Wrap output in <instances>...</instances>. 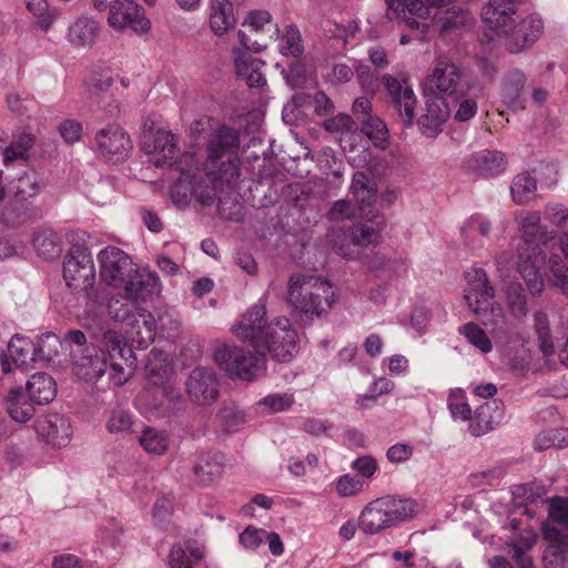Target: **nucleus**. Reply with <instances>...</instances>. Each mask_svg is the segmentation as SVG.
<instances>
[{
	"label": "nucleus",
	"mask_w": 568,
	"mask_h": 568,
	"mask_svg": "<svg viewBox=\"0 0 568 568\" xmlns=\"http://www.w3.org/2000/svg\"><path fill=\"white\" fill-rule=\"evenodd\" d=\"M233 334L242 342H248L254 349H264L277 362L287 363L298 352V335L286 317L268 323L264 304H254L232 327Z\"/></svg>",
	"instance_id": "1"
},
{
	"label": "nucleus",
	"mask_w": 568,
	"mask_h": 568,
	"mask_svg": "<svg viewBox=\"0 0 568 568\" xmlns=\"http://www.w3.org/2000/svg\"><path fill=\"white\" fill-rule=\"evenodd\" d=\"M515 2L516 0H489L480 13L485 24L504 39L505 47L511 53L532 45L544 31V21L539 16L515 19Z\"/></svg>",
	"instance_id": "2"
},
{
	"label": "nucleus",
	"mask_w": 568,
	"mask_h": 568,
	"mask_svg": "<svg viewBox=\"0 0 568 568\" xmlns=\"http://www.w3.org/2000/svg\"><path fill=\"white\" fill-rule=\"evenodd\" d=\"M523 244L519 246L517 268L532 295L540 294L544 281L539 274L545 263L542 247L555 240V232L540 225V213L523 212L516 216Z\"/></svg>",
	"instance_id": "3"
},
{
	"label": "nucleus",
	"mask_w": 568,
	"mask_h": 568,
	"mask_svg": "<svg viewBox=\"0 0 568 568\" xmlns=\"http://www.w3.org/2000/svg\"><path fill=\"white\" fill-rule=\"evenodd\" d=\"M336 293L327 280L307 274H293L287 283V303L301 320L313 322L328 314Z\"/></svg>",
	"instance_id": "4"
},
{
	"label": "nucleus",
	"mask_w": 568,
	"mask_h": 568,
	"mask_svg": "<svg viewBox=\"0 0 568 568\" xmlns=\"http://www.w3.org/2000/svg\"><path fill=\"white\" fill-rule=\"evenodd\" d=\"M418 513V504L413 498L384 496L368 503L358 517V528L365 535H377L412 519Z\"/></svg>",
	"instance_id": "5"
},
{
	"label": "nucleus",
	"mask_w": 568,
	"mask_h": 568,
	"mask_svg": "<svg viewBox=\"0 0 568 568\" xmlns=\"http://www.w3.org/2000/svg\"><path fill=\"white\" fill-rule=\"evenodd\" d=\"M251 351L239 346L219 344L213 353L216 365L231 378L253 381L263 375L266 369V353L264 349Z\"/></svg>",
	"instance_id": "6"
},
{
	"label": "nucleus",
	"mask_w": 568,
	"mask_h": 568,
	"mask_svg": "<svg viewBox=\"0 0 568 568\" xmlns=\"http://www.w3.org/2000/svg\"><path fill=\"white\" fill-rule=\"evenodd\" d=\"M110 316L126 326V334L139 347H148L154 342V315L136 302L126 298L113 300L109 304Z\"/></svg>",
	"instance_id": "7"
},
{
	"label": "nucleus",
	"mask_w": 568,
	"mask_h": 568,
	"mask_svg": "<svg viewBox=\"0 0 568 568\" xmlns=\"http://www.w3.org/2000/svg\"><path fill=\"white\" fill-rule=\"evenodd\" d=\"M63 278L75 293H89L95 283V267L88 248L73 246L64 257Z\"/></svg>",
	"instance_id": "8"
},
{
	"label": "nucleus",
	"mask_w": 568,
	"mask_h": 568,
	"mask_svg": "<svg viewBox=\"0 0 568 568\" xmlns=\"http://www.w3.org/2000/svg\"><path fill=\"white\" fill-rule=\"evenodd\" d=\"M426 89L436 90L439 97L458 102L467 94L469 84L458 65L448 60H438L426 79Z\"/></svg>",
	"instance_id": "9"
},
{
	"label": "nucleus",
	"mask_w": 568,
	"mask_h": 568,
	"mask_svg": "<svg viewBox=\"0 0 568 568\" xmlns=\"http://www.w3.org/2000/svg\"><path fill=\"white\" fill-rule=\"evenodd\" d=\"M382 83L387 91V104L404 126H410L415 119L417 98L407 81L386 74Z\"/></svg>",
	"instance_id": "10"
},
{
	"label": "nucleus",
	"mask_w": 568,
	"mask_h": 568,
	"mask_svg": "<svg viewBox=\"0 0 568 568\" xmlns=\"http://www.w3.org/2000/svg\"><path fill=\"white\" fill-rule=\"evenodd\" d=\"M108 9V24L116 31L130 29L138 34H144L151 29L143 8L133 0H112Z\"/></svg>",
	"instance_id": "11"
},
{
	"label": "nucleus",
	"mask_w": 568,
	"mask_h": 568,
	"mask_svg": "<svg viewBox=\"0 0 568 568\" xmlns=\"http://www.w3.org/2000/svg\"><path fill=\"white\" fill-rule=\"evenodd\" d=\"M101 280L112 286L121 287L133 272L130 256L119 247L108 246L98 254Z\"/></svg>",
	"instance_id": "12"
},
{
	"label": "nucleus",
	"mask_w": 568,
	"mask_h": 568,
	"mask_svg": "<svg viewBox=\"0 0 568 568\" xmlns=\"http://www.w3.org/2000/svg\"><path fill=\"white\" fill-rule=\"evenodd\" d=\"M465 280L468 288L464 298L469 310L476 315L480 316L483 311L493 304L491 300L495 297V290L488 281L487 273L481 267H471L465 272Z\"/></svg>",
	"instance_id": "13"
},
{
	"label": "nucleus",
	"mask_w": 568,
	"mask_h": 568,
	"mask_svg": "<svg viewBox=\"0 0 568 568\" xmlns=\"http://www.w3.org/2000/svg\"><path fill=\"white\" fill-rule=\"evenodd\" d=\"M97 150L108 161H119L126 158L132 150L129 134L116 124H110L95 134Z\"/></svg>",
	"instance_id": "14"
},
{
	"label": "nucleus",
	"mask_w": 568,
	"mask_h": 568,
	"mask_svg": "<svg viewBox=\"0 0 568 568\" xmlns=\"http://www.w3.org/2000/svg\"><path fill=\"white\" fill-rule=\"evenodd\" d=\"M142 150L158 168L172 164L179 153L178 138L171 131L158 130L153 135L144 136Z\"/></svg>",
	"instance_id": "15"
},
{
	"label": "nucleus",
	"mask_w": 568,
	"mask_h": 568,
	"mask_svg": "<svg viewBox=\"0 0 568 568\" xmlns=\"http://www.w3.org/2000/svg\"><path fill=\"white\" fill-rule=\"evenodd\" d=\"M190 398L200 404L209 405L217 398L219 383L214 372L206 367L194 368L186 382Z\"/></svg>",
	"instance_id": "16"
},
{
	"label": "nucleus",
	"mask_w": 568,
	"mask_h": 568,
	"mask_svg": "<svg viewBox=\"0 0 568 568\" xmlns=\"http://www.w3.org/2000/svg\"><path fill=\"white\" fill-rule=\"evenodd\" d=\"M504 153L495 150H481L470 154L464 163V170L484 178H491L506 170Z\"/></svg>",
	"instance_id": "17"
},
{
	"label": "nucleus",
	"mask_w": 568,
	"mask_h": 568,
	"mask_svg": "<svg viewBox=\"0 0 568 568\" xmlns=\"http://www.w3.org/2000/svg\"><path fill=\"white\" fill-rule=\"evenodd\" d=\"M122 286L126 296L135 302L145 301L161 291L156 273L146 268H134Z\"/></svg>",
	"instance_id": "18"
},
{
	"label": "nucleus",
	"mask_w": 568,
	"mask_h": 568,
	"mask_svg": "<svg viewBox=\"0 0 568 568\" xmlns=\"http://www.w3.org/2000/svg\"><path fill=\"white\" fill-rule=\"evenodd\" d=\"M450 106L446 98L438 94L429 97L426 101L425 113L420 116L418 123L426 136H436L443 124L450 116Z\"/></svg>",
	"instance_id": "19"
},
{
	"label": "nucleus",
	"mask_w": 568,
	"mask_h": 568,
	"mask_svg": "<svg viewBox=\"0 0 568 568\" xmlns=\"http://www.w3.org/2000/svg\"><path fill=\"white\" fill-rule=\"evenodd\" d=\"M240 148V134L235 129L221 125L207 139V162L215 163L226 154L235 153Z\"/></svg>",
	"instance_id": "20"
},
{
	"label": "nucleus",
	"mask_w": 568,
	"mask_h": 568,
	"mask_svg": "<svg viewBox=\"0 0 568 568\" xmlns=\"http://www.w3.org/2000/svg\"><path fill=\"white\" fill-rule=\"evenodd\" d=\"M504 418V404L491 400L480 405L471 415L468 429L474 436H481L495 429Z\"/></svg>",
	"instance_id": "21"
},
{
	"label": "nucleus",
	"mask_w": 568,
	"mask_h": 568,
	"mask_svg": "<svg viewBox=\"0 0 568 568\" xmlns=\"http://www.w3.org/2000/svg\"><path fill=\"white\" fill-rule=\"evenodd\" d=\"M37 432L53 446H64L71 436V424L68 418L51 413L37 420Z\"/></svg>",
	"instance_id": "22"
},
{
	"label": "nucleus",
	"mask_w": 568,
	"mask_h": 568,
	"mask_svg": "<svg viewBox=\"0 0 568 568\" xmlns=\"http://www.w3.org/2000/svg\"><path fill=\"white\" fill-rule=\"evenodd\" d=\"M233 54L236 74L240 79L244 80L250 88L265 85L266 79L262 72L265 67L264 61L241 49H234Z\"/></svg>",
	"instance_id": "23"
},
{
	"label": "nucleus",
	"mask_w": 568,
	"mask_h": 568,
	"mask_svg": "<svg viewBox=\"0 0 568 568\" xmlns=\"http://www.w3.org/2000/svg\"><path fill=\"white\" fill-rule=\"evenodd\" d=\"M99 347L101 355L106 357L108 361L120 359L125 362L128 367L135 362L133 351L128 345L126 339L115 331H103L99 337Z\"/></svg>",
	"instance_id": "24"
},
{
	"label": "nucleus",
	"mask_w": 568,
	"mask_h": 568,
	"mask_svg": "<svg viewBox=\"0 0 568 568\" xmlns=\"http://www.w3.org/2000/svg\"><path fill=\"white\" fill-rule=\"evenodd\" d=\"M544 537L550 541L544 554L546 568H568V540L556 527L546 526Z\"/></svg>",
	"instance_id": "25"
},
{
	"label": "nucleus",
	"mask_w": 568,
	"mask_h": 568,
	"mask_svg": "<svg viewBox=\"0 0 568 568\" xmlns=\"http://www.w3.org/2000/svg\"><path fill=\"white\" fill-rule=\"evenodd\" d=\"M351 193L357 203L358 211L369 216L373 213L372 205L376 201V184L364 172H356L353 175Z\"/></svg>",
	"instance_id": "26"
},
{
	"label": "nucleus",
	"mask_w": 568,
	"mask_h": 568,
	"mask_svg": "<svg viewBox=\"0 0 568 568\" xmlns=\"http://www.w3.org/2000/svg\"><path fill=\"white\" fill-rule=\"evenodd\" d=\"M383 220L378 214L372 213L369 223L353 224L344 233V239L349 240L353 246H367L376 244L381 237Z\"/></svg>",
	"instance_id": "27"
},
{
	"label": "nucleus",
	"mask_w": 568,
	"mask_h": 568,
	"mask_svg": "<svg viewBox=\"0 0 568 568\" xmlns=\"http://www.w3.org/2000/svg\"><path fill=\"white\" fill-rule=\"evenodd\" d=\"M209 22L216 36L225 34L236 22L233 3L230 0H211Z\"/></svg>",
	"instance_id": "28"
},
{
	"label": "nucleus",
	"mask_w": 568,
	"mask_h": 568,
	"mask_svg": "<svg viewBox=\"0 0 568 568\" xmlns=\"http://www.w3.org/2000/svg\"><path fill=\"white\" fill-rule=\"evenodd\" d=\"M8 356L17 368L29 369L37 358V347L29 337L14 335L8 344Z\"/></svg>",
	"instance_id": "29"
},
{
	"label": "nucleus",
	"mask_w": 568,
	"mask_h": 568,
	"mask_svg": "<svg viewBox=\"0 0 568 568\" xmlns=\"http://www.w3.org/2000/svg\"><path fill=\"white\" fill-rule=\"evenodd\" d=\"M27 395L34 404H49L57 395L54 379L45 373L33 374L27 383Z\"/></svg>",
	"instance_id": "30"
},
{
	"label": "nucleus",
	"mask_w": 568,
	"mask_h": 568,
	"mask_svg": "<svg viewBox=\"0 0 568 568\" xmlns=\"http://www.w3.org/2000/svg\"><path fill=\"white\" fill-rule=\"evenodd\" d=\"M4 402L8 414L18 423H26L34 415V403L23 393L21 387H12Z\"/></svg>",
	"instance_id": "31"
},
{
	"label": "nucleus",
	"mask_w": 568,
	"mask_h": 568,
	"mask_svg": "<svg viewBox=\"0 0 568 568\" xmlns=\"http://www.w3.org/2000/svg\"><path fill=\"white\" fill-rule=\"evenodd\" d=\"M525 83L526 77L519 70L509 71L504 79L503 100L513 110H523L525 108L523 99Z\"/></svg>",
	"instance_id": "32"
},
{
	"label": "nucleus",
	"mask_w": 568,
	"mask_h": 568,
	"mask_svg": "<svg viewBox=\"0 0 568 568\" xmlns=\"http://www.w3.org/2000/svg\"><path fill=\"white\" fill-rule=\"evenodd\" d=\"M98 33V23L91 18L81 17L69 27L68 39L75 47H90L95 42Z\"/></svg>",
	"instance_id": "33"
},
{
	"label": "nucleus",
	"mask_w": 568,
	"mask_h": 568,
	"mask_svg": "<svg viewBox=\"0 0 568 568\" xmlns=\"http://www.w3.org/2000/svg\"><path fill=\"white\" fill-rule=\"evenodd\" d=\"M477 317L481 320L484 325L490 327V332L496 338H505L511 328L504 307L496 302L490 304L487 311H483V314Z\"/></svg>",
	"instance_id": "34"
},
{
	"label": "nucleus",
	"mask_w": 568,
	"mask_h": 568,
	"mask_svg": "<svg viewBox=\"0 0 568 568\" xmlns=\"http://www.w3.org/2000/svg\"><path fill=\"white\" fill-rule=\"evenodd\" d=\"M537 181L528 172L518 173L511 181L510 195L517 205H526L536 197Z\"/></svg>",
	"instance_id": "35"
},
{
	"label": "nucleus",
	"mask_w": 568,
	"mask_h": 568,
	"mask_svg": "<svg viewBox=\"0 0 568 568\" xmlns=\"http://www.w3.org/2000/svg\"><path fill=\"white\" fill-rule=\"evenodd\" d=\"M78 374L87 381L100 378L108 369V359L99 356L95 349L89 352L77 362Z\"/></svg>",
	"instance_id": "36"
},
{
	"label": "nucleus",
	"mask_w": 568,
	"mask_h": 568,
	"mask_svg": "<svg viewBox=\"0 0 568 568\" xmlns=\"http://www.w3.org/2000/svg\"><path fill=\"white\" fill-rule=\"evenodd\" d=\"M506 303L510 315L518 321L528 315L527 295L519 283H509L506 286Z\"/></svg>",
	"instance_id": "37"
},
{
	"label": "nucleus",
	"mask_w": 568,
	"mask_h": 568,
	"mask_svg": "<svg viewBox=\"0 0 568 568\" xmlns=\"http://www.w3.org/2000/svg\"><path fill=\"white\" fill-rule=\"evenodd\" d=\"M534 329L540 352L545 357H550L555 353V345L550 333L548 315L545 312L538 311L534 314Z\"/></svg>",
	"instance_id": "38"
},
{
	"label": "nucleus",
	"mask_w": 568,
	"mask_h": 568,
	"mask_svg": "<svg viewBox=\"0 0 568 568\" xmlns=\"http://www.w3.org/2000/svg\"><path fill=\"white\" fill-rule=\"evenodd\" d=\"M34 250L44 258H54L61 252L59 237L50 229H43L34 233L32 239Z\"/></svg>",
	"instance_id": "39"
},
{
	"label": "nucleus",
	"mask_w": 568,
	"mask_h": 568,
	"mask_svg": "<svg viewBox=\"0 0 568 568\" xmlns=\"http://www.w3.org/2000/svg\"><path fill=\"white\" fill-rule=\"evenodd\" d=\"M536 540V532L532 529H526L520 534L517 542L509 545L513 550V559L516 561L518 568L532 567V560L526 555V552L532 548Z\"/></svg>",
	"instance_id": "40"
},
{
	"label": "nucleus",
	"mask_w": 568,
	"mask_h": 568,
	"mask_svg": "<svg viewBox=\"0 0 568 568\" xmlns=\"http://www.w3.org/2000/svg\"><path fill=\"white\" fill-rule=\"evenodd\" d=\"M213 163L206 164L207 178L210 181L215 184H232L234 183L240 175V161L236 156L230 158L227 161L222 162L217 172L212 170Z\"/></svg>",
	"instance_id": "41"
},
{
	"label": "nucleus",
	"mask_w": 568,
	"mask_h": 568,
	"mask_svg": "<svg viewBox=\"0 0 568 568\" xmlns=\"http://www.w3.org/2000/svg\"><path fill=\"white\" fill-rule=\"evenodd\" d=\"M139 443L149 454L163 455L169 447V437L162 430L145 427L139 436Z\"/></svg>",
	"instance_id": "42"
},
{
	"label": "nucleus",
	"mask_w": 568,
	"mask_h": 568,
	"mask_svg": "<svg viewBox=\"0 0 568 568\" xmlns=\"http://www.w3.org/2000/svg\"><path fill=\"white\" fill-rule=\"evenodd\" d=\"M278 50L283 55L298 58L304 51L300 30L295 26H286L280 37Z\"/></svg>",
	"instance_id": "43"
},
{
	"label": "nucleus",
	"mask_w": 568,
	"mask_h": 568,
	"mask_svg": "<svg viewBox=\"0 0 568 568\" xmlns=\"http://www.w3.org/2000/svg\"><path fill=\"white\" fill-rule=\"evenodd\" d=\"M36 217L33 207L20 201L9 204L2 212L1 220L10 226H18Z\"/></svg>",
	"instance_id": "44"
},
{
	"label": "nucleus",
	"mask_w": 568,
	"mask_h": 568,
	"mask_svg": "<svg viewBox=\"0 0 568 568\" xmlns=\"http://www.w3.org/2000/svg\"><path fill=\"white\" fill-rule=\"evenodd\" d=\"M362 132L374 143L384 149L388 139V130L384 121L377 116L368 115L362 119Z\"/></svg>",
	"instance_id": "45"
},
{
	"label": "nucleus",
	"mask_w": 568,
	"mask_h": 568,
	"mask_svg": "<svg viewBox=\"0 0 568 568\" xmlns=\"http://www.w3.org/2000/svg\"><path fill=\"white\" fill-rule=\"evenodd\" d=\"M548 268L551 285L558 287L564 295L568 296V266L562 257L552 254L548 261Z\"/></svg>",
	"instance_id": "46"
},
{
	"label": "nucleus",
	"mask_w": 568,
	"mask_h": 568,
	"mask_svg": "<svg viewBox=\"0 0 568 568\" xmlns=\"http://www.w3.org/2000/svg\"><path fill=\"white\" fill-rule=\"evenodd\" d=\"M447 407L454 419L469 422L473 410L467 402L466 394L463 389H452L447 397Z\"/></svg>",
	"instance_id": "47"
},
{
	"label": "nucleus",
	"mask_w": 568,
	"mask_h": 568,
	"mask_svg": "<svg viewBox=\"0 0 568 568\" xmlns=\"http://www.w3.org/2000/svg\"><path fill=\"white\" fill-rule=\"evenodd\" d=\"M27 9L37 19V24L48 31L58 17L55 9H50L47 0H26Z\"/></svg>",
	"instance_id": "48"
},
{
	"label": "nucleus",
	"mask_w": 568,
	"mask_h": 568,
	"mask_svg": "<svg viewBox=\"0 0 568 568\" xmlns=\"http://www.w3.org/2000/svg\"><path fill=\"white\" fill-rule=\"evenodd\" d=\"M222 464L215 457L202 458L193 467L195 479L202 485L211 484L222 474Z\"/></svg>",
	"instance_id": "49"
},
{
	"label": "nucleus",
	"mask_w": 568,
	"mask_h": 568,
	"mask_svg": "<svg viewBox=\"0 0 568 568\" xmlns=\"http://www.w3.org/2000/svg\"><path fill=\"white\" fill-rule=\"evenodd\" d=\"M34 345L38 361L51 362L58 356L62 343L55 334L47 333L40 336Z\"/></svg>",
	"instance_id": "50"
},
{
	"label": "nucleus",
	"mask_w": 568,
	"mask_h": 568,
	"mask_svg": "<svg viewBox=\"0 0 568 568\" xmlns=\"http://www.w3.org/2000/svg\"><path fill=\"white\" fill-rule=\"evenodd\" d=\"M556 527L565 536V540H568V500L558 499L554 501L549 511V523L542 526Z\"/></svg>",
	"instance_id": "51"
},
{
	"label": "nucleus",
	"mask_w": 568,
	"mask_h": 568,
	"mask_svg": "<svg viewBox=\"0 0 568 568\" xmlns=\"http://www.w3.org/2000/svg\"><path fill=\"white\" fill-rule=\"evenodd\" d=\"M459 333L463 334L466 339L481 353L487 354L491 351L493 346L489 337L476 323H467L459 327Z\"/></svg>",
	"instance_id": "52"
},
{
	"label": "nucleus",
	"mask_w": 568,
	"mask_h": 568,
	"mask_svg": "<svg viewBox=\"0 0 568 568\" xmlns=\"http://www.w3.org/2000/svg\"><path fill=\"white\" fill-rule=\"evenodd\" d=\"M356 78L363 91L373 97L379 88L377 74L364 61H356L354 65Z\"/></svg>",
	"instance_id": "53"
},
{
	"label": "nucleus",
	"mask_w": 568,
	"mask_h": 568,
	"mask_svg": "<svg viewBox=\"0 0 568 568\" xmlns=\"http://www.w3.org/2000/svg\"><path fill=\"white\" fill-rule=\"evenodd\" d=\"M364 214L358 211V207L349 200L335 201L327 212V217L332 222H339L344 220H353L363 217Z\"/></svg>",
	"instance_id": "54"
},
{
	"label": "nucleus",
	"mask_w": 568,
	"mask_h": 568,
	"mask_svg": "<svg viewBox=\"0 0 568 568\" xmlns=\"http://www.w3.org/2000/svg\"><path fill=\"white\" fill-rule=\"evenodd\" d=\"M133 426L132 414L121 407L114 408L110 413V417L106 422V429L109 433H128Z\"/></svg>",
	"instance_id": "55"
},
{
	"label": "nucleus",
	"mask_w": 568,
	"mask_h": 568,
	"mask_svg": "<svg viewBox=\"0 0 568 568\" xmlns=\"http://www.w3.org/2000/svg\"><path fill=\"white\" fill-rule=\"evenodd\" d=\"M154 336L158 332H161L162 334H166L168 337H174L180 328L179 320L168 310L156 311V316H154Z\"/></svg>",
	"instance_id": "56"
},
{
	"label": "nucleus",
	"mask_w": 568,
	"mask_h": 568,
	"mask_svg": "<svg viewBox=\"0 0 568 568\" xmlns=\"http://www.w3.org/2000/svg\"><path fill=\"white\" fill-rule=\"evenodd\" d=\"M491 223L481 214L476 213L469 216L463 224L460 231L465 237H470L475 232L481 236H488Z\"/></svg>",
	"instance_id": "57"
},
{
	"label": "nucleus",
	"mask_w": 568,
	"mask_h": 568,
	"mask_svg": "<svg viewBox=\"0 0 568 568\" xmlns=\"http://www.w3.org/2000/svg\"><path fill=\"white\" fill-rule=\"evenodd\" d=\"M219 417L226 432L233 433L245 423L244 412L234 406H225L220 410Z\"/></svg>",
	"instance_id": "58"
},
{
	"label": "nucleus",
	"mask_w": 568,
	"mask_h": 568,
	"mask_svg": "<svg viewBox=\"0 0 568 568\" xmlns=\"http://www.w3.org/2000/svg\"><path fill=\"white\" fill-rule=\"evenodd\" d=\"M40 190L34 174L24 173L19 176L14 184L16 196L20 200H27L38 194Z\"/></svg>",
	"instance_id": "59"
},
{
	"label": "nucleus",
	"mask_w": 568,
	"mask_h": 568,
	"mask_svg": "<svg viewBox=\"0 0 568 568\" xmlns=\"http://www.w3.org/2000/svg\"><path fill=\"white\" fill-rule=\"evenodd\" d=\"M108 367L110 368L109 377L114 386L119 387L125 384L131 377L133 369L135 367V362L128 367L125 362L111 359L108 361Z\"/></svg>",
	"instance_id": "60"
},
{
	"label": "nucleus",
	"mask_w": 568,
	"mask_h": 568,
	"mask_svg": "<svg viewBox=\"0 0 568 568\" xmlns=\"http://www.w3.org/2000/svg\"><path fill=\"white\" fill-rule=\"evenodd\" d=\"M58 131L65 143L73 144L81 140L83 126L77 120L67 119L58 125Z\"/></svg>",
	"instance_id": "61"
},
{
	"label": "nucleus",
	"mask_w": 568,
	"mask_h": 568,
	"mask_svg": "<svg viewBox=\"0 0 568 568\" xmlns=\"http://www.w3.org/2000/svg\"><path fill=\"white\" fill-rule=\"evenodd\" d=\"M294 403L293 395L271 394L260 400V405L265 406L271 413L287 410Z\"/></svg>",
	"instance_id": "62"
},
{
	"label": "nucleus",
	"mask_w": 568,
	"mask_h": 568,
	"mask_svg": "<svg viewBox=\"0 0 568 568\" xmlns=\"http://www.w3.org/2000/svg\"><path fill=\"white\" fill-rule=\"evenodd\" d=\"M468 19L469 13L467 10L463 8L454 9L452 12L448 11L443 18H440V29L442 31L449 32L466 24Z\"/></svg>",
	"instance_id": "63"
},
{
	"label": "nucleus",
	"mask_w": 568,
	"mask_h": 568,
	"mask_svg": "<svg viewBox=\"0 0 568 568\" xmlns=\"http://www.w3.org/2000/svg\"><path fill=\"white\" fill-rule=\"evenodd\" d=\"M113 84V79L109 71L92 72L85 81L90 93L105 92Z\"/></svg>",
	"instance_id": "64"
}]
</instances>
